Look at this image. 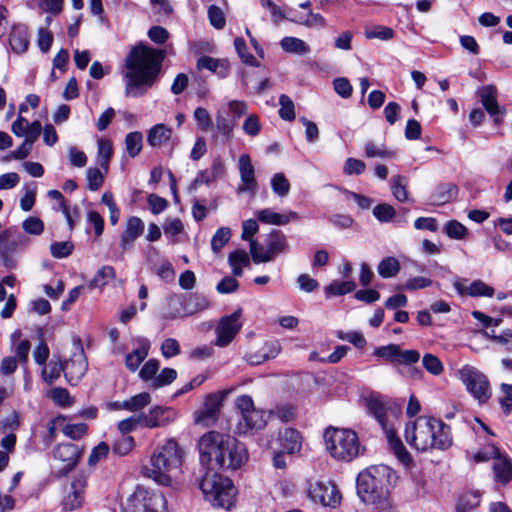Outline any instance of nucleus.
Returning <instances> with one entry per match:
<instances>
[{
    "label": "nucleus",
    "instance_id": "40",
    "mask_svg": "<svg viewBox=\"0 0 512 512\" xmlns=\"http://www.w3.org/2000/svg\"><path fill=\"white\" fill-rule=\"evenodd\" d=\"M142 144L143 135L141 132H130L125 137V150L131 158H134L137 155H139V153L142 150Z\"/></svg>",
    "mask_w": 512,
    "mask_h": 512
},
{
    "label": "nucleus",
    "instance_id": "11",
    "mask_svg": "<svg viewBox=\"0 0 512 512\" xmlns=\"http://www.w3.org/2000/svg\"><path fill=\"white\" fill-rule=\"evenodd\" d=\"M28 244L29 239L15 227L0 232V263L8 269L15 268L17 261L14 254Z\"/></svg>",
    "mask_w": 512,
    "mask_h": 512
},
{
    "label": "nucleus",
    "instance_id": "56",
    "mask_svg": "<svg viewBox=\"0 0 512 512\" xmlns=\"http://www.w3.org/2000/svg\"><path fill=\"white\" fill-rule=\"evenodd\" d=\"M231 230L228 227L219 228L211 240L212 250L217 253L229 241Z\"/></svg>",
    "mask_w": 512,
    "mask_h": 512
},
{
    "label": "nucleus",
    "instance_id": "10",
    "mask_svg": "<svg viewBox=\"0 0 512 512\" xmlns=\"http://www.w3.org/2000/svg\"><path fill=\"white\" fill-rule=\"evenodd\" d=\"M235 403L241 413V419L237 424L239 433L247 434L253 430H261L267 425L271 412L256 409L251 396L241 395L237 397Z\"/></svg>",
    "mask_w": 512,
    "mask_h": 512
},
{
    "label": "nucleus",
    "instance_id": "22",
    "mask_svg": "<svg viewBox=\"0 0 512 512\" xmlns=\"http://www.w3.org/2000/svg\"><path fill=\"white\" fill-rule=\"evenodd\" d=\"M209 307V301L207 298L200 294L191 295L184 305V310L181 312L180 310H175L167 313L165 315L166 319H176L181 318L187 315H192L197 312L203 311Z\"/></svg>",
    "mask_w": 512,
    "mask_h": 512
},
{
    "label": "nucleus",
    "instance_id": "51",
    "mask_svg": "<svg viewBox=\"0 0 512 512\" xmlns=\"http://www.w3.org/2000/svg\"><path fill=\"white\" fill-rule=\"evenodd\" d=\"M279 116L286 121H292L295 119V107L291 98L285 94L279 97Z\"/></svg>",
    "mask_w": 512,
    "mask_h": 512
},
{
    "label": "nucleus",
    "instance_id": "23",
    "mask_svg": "<svg viewBox=\"0 0 512 512\" xmlns=\"http://www.w3.org/2000/svg\"><path fill=\"white\" fill-rule=\"evenodd\" d=\"M258 220L264 224L284 226L292 220H297L298 214L294 211H287L285 213H277L272 209L265 208L256 213Z\"/></svg>",
    "mask_w": 512,
    "mask_h": 512
},
{
    "label": "nucleus",
    "instance_id": "50",
    "mask_svg": "<svg viewBox=\"0 0 512 512\" xmlns=\"http://www.w3.org/2000/svg\"><path fill=\"white\" fill-rule=\"evenodd\" d=\"M494 288L484 283L482 280H475L468 285V296L471 297H492Z\"/></svg>",
    "mask_w": 512,
    "mask_h": 512
},
{
    "label": "nucleus",
    "instance_id": "47",
    "mask_svg": "<svg viewBox=\"0 0 512 512\" xmlns=\"http://www.w3.org/2000/svg\"><path fill=\"white\" fill-rule=\"evenodd\" d=\"M364 35L367 39H380L387 41L394 37V31L390 27L376 25L365 29Z\"/></svg>",
    "mask_w": 512,
    "mask_h": 512
},
{
    "label": "nucleus",
    "instance_id": "62",
    "mask_svg": "<svg viewBox=\"0 0 512 512\" xmlns=\"http://www.w3.org/2000/svg\"><path fill=\"white\" fill-rule=\"evenodd\" d=\"M153 271L165 282H172L175 278L174 269L167 260H162L158 265H155Z\"/></svg>",
    "mask_w": 512,
    "mask_h": 512
},
{
    "label": "nucleus",
    "instance_id": "8",
    "mask_svg": "<svg viewBox=\"0 0 512 512\" xmlns=\"http://www.w3.org/2000/svg\"><path fill=\"white\" fill-rule=\"evenodd\" d=\"M365 406L383 429L389 446L395 456L404 464L410 463V454L406 450L401 439L396 435L393 425L389 423L384 403L377 396L371 395L365 398Z\"/></svg>",
    "mask_w": 512,
    "mask_h": 512
},
{
    "label": "nucleus",
    "instance_id": "28",
    "mask_svg": "<svg viewBox=\"0 0 512 512\" xmlns=\"http://www.w3.org/2000/svg\"><path fill=\"white\" fill-rule=\"evenodd\" d=\"M9 43L14 52L24 53L29 46L27 28L23 25L14 26L10 33Z\"/></svg>",
    "mask_w": 512,
    "mask_h": 512
},
{
    "label": "nucleus",
    "instance_id": "1",
    "mask_svg": "<svg viewBox=\"0 0 512 512\" xmlns=\"http://www.w3.org/2000/svg\"><path fill=\"white\" fill-rule=\"evenodd\" d=\"M164 59V52L146 45L133 47L125 59V95L141 97L155 82Z\"/></svg>",
    "mask_w": 512,
    "mask_h": 512
},
{
    "label": "nucleus",
    "instance_id": "19",
    "mask_svg": "<svg viewBox=\"0 0 512 512\" xmlns=\"http://www.w3.org/2000/svg\"><path fill=\"white\" fill-rule=\"evenodd\" d=\"M238 168L242 183L239 186V191L256 193L258 185L255 178V169L248 154H242L239 157Z\"/></svg>",
    "mask_w": 512,
    "mask_h": 512
},
{
    "label": "nucleus",
    "instance_id": "5",
    "mask_svg": "<svg viewBox=\"0 0 512 512\" xmlns=\"http://www.w3.org/2000/svg\"><path fill=\"white\" fill-rule=\"evenodd\" d=\"M395 479L394 471L387 465L370 466L357 477V493L363 502L382 507Z\"/></svg>",
    "mask_w": 512,
    "mask_h": 512
},
{
    "label": "nucleus",
    "instance_id": "15",
    "mask_svg": "<svg viewBox=\"0 0 512 512\" xmlns=\"http://www.w3.org/2000/svg\"><path fill=\"white\" fill-rule=\"evenodd\" d=\"M87 482L88 474L85 472H80L74 477L62 500L65 510L72 511L82 505Z\"/></svg>",
    "mask_w": 512,
    "mask_h": 512
},
{
    "label": "nucleus",
    "instance_id": "59",
    "mask_svg": "<svg viewBox=\"0 0 512 512\" xmlns=\"http://www.w3.org/2000/svg\"><path fill=\"white\" fill-rule=\"evenodd\" d=\"M337 337L340 340L350 342L357 348H363L366 345V339L363 336V334L359 331H350V332L338 331Z\"/></svg>",
    "mask_w": 512,
    "mask_h": 512
},
{
    "label": "nucleus",
    "instance_id": "60",
    "mask_svg": "<svg viewBox=\"0 0 512 512\" xmlns=\"http://www.w3.org/2000/svg\"><path fill=\"white\" fill-rule=\"evenodd\" d=\"M373 215L380 222H390L396 215L395 209L389 204H379L373 208Z\"/></svg>",
    "mask_w": 512,
    "mask_h": 512
},
{
    "label": "nucleus",
    "instance_id": "61",
    "mask_svg": "<svg viewBox=\"0 0 512 512\" xmlns=\"http://www.w3.org/2000/svg\"><path fill=\"white\" fill-rule=\"evenodd\" d=\"M62 432L65 436L78 440L87 432V425L85 423H76V424H63Z\"/></svg>",
    "mask_w": 512,
    "mask_h": 512
},
{
    "label": "nucleus",
    "instance_id": "48",
    "mask_svg": "<svg viewBox=\"0 0 512 512\" xmlns=\"http://www.w3.org/2000/svg\"><path fill=\"white\" fill-rule=\"evenodd\" d=\"M273 192L279 197H285L290 192V183L283 173H276L271 178Z\"/></svg>",
    "mask_w": 512,
    "mask_h": 512
},
{
    "label": "nucleus",
    "instance_id": "58",
    "mask_svg": "<svg viewBox=\"0 0 512 512\" xmlns=\"http://www.w3.org/2000/svg\"><path fill=\"white\" fill-rule=\"evenodd\" d=\"M250 254L255 264L266 263L273 260L268 250H264L260 247L256 240H251Z\"/></svg>",
    "mask_w": 512,
    "mask_h": 512
},
{
    "label": "nucleus",
    "instance_id": "4",
    "mask_svg": "<svg viewBox=\"0 0 512 512\" xmlns=\"http://www.w3.org/2000/svg\"><path fill=\"white\" fill-rule=\"evenodd\" d=\"M407 443L417 451L447 450L452 446L450 426L441 419L420 416L405 428Z\"/></svg>",
    "mask_w": 512,
    "mask_h": 512
},
{
    "label": "nucleus",
    "instance_id": "41",
    "mask_svg": "<svg viewBox=\"0 0 512 512\" xmlns=\"http://www.w3.org/2000/svg\"><path fill=\"white\" fill-rule=\"evenodd\" d=\"M113 154V146L110 140H98L97 162L105 171L108 170L109 162Z\"/></svg>",
    "mask_w": 512,
    "mask_h": 512
},
{
    "label": "nucleus",
    "instance_id": "35",
    "mask_svg": "<svg viewBox=\"0 0 512 512\" xmlns=\"http://www.w3.org/2000/svg\"><path fill=\"white\" fill-rule=\"evenodd\" d=\"M457 194V187L453 184H444L437 188L431 195L430 201L434 205H442L450 202Z\"/></svg>",
    "mask_w": 512,
    "mask_h": 512
},
{
    "label": "nucleus",
    "instance_id": "31",
    "mask_svg": "<svg viewBox=\"0 0 512 512\" xmlns=\"http://www.w3.org/2000/svg\"><path fill=\"white\" fill-rule=\"evenodd\" d=\"M267 250L272 259H274L276 255L285 252L287 250L286 236L281 231H272L268 235Z\"/></svg>",
    "mask_w": 512,
    "mask_h": 512
},
{
    "label": "nucleus",
    "instance_id": "27",
    "mask_svg": "<svg viewBox=\"0 0 512 512\" xmlns=\"http://www.w3.org/2000/svg\"><path fill=\"white\" fill-rule=\"evenodd\" d=\"M199 70H209L216 74L219 78H225L229 73V64L226 60L215 59L210 56H203L197 61Z\"/></svg>",
    "mask_w": 512,
    "mask_h": 512
},
{
    "label": "nucleus",
    "instance_id": "2",
    "mask_svg": "<svg viewBox=\"0 0 512 512\" xmlns=\"http://www.w3.org/2000/svg\"><path fill=\"white\" fill-rule=\"evenodd\" d=\"M198 449L202 464L225 470L239 469L248 461V451L244 443L235 437L209 431L198 440Z\"/></svg>",
    "mask_w": 512,
    "mask_h": 512
},
{
    "label": "nucleus",
    "instance_id": "39",
    "mask_svg": "<svg viewBox=\"0 0 512 512\" xmlns=\"http://www.w3.org/2000/svg\"><path fill=\"white\" fill-rule=\"evenodd\" d=\"M399 271L400 263L395 257H385L377 266V272L383 278H392L396 276Z\"/></svg>",
    "mask_w": 512,
    "mask_h": 512
},
{
    "label": "nucleus",
    "instance_id": "26",
    "mask_svg": "<svg viewBox=\"0 0 512 512\" xmlns=\"http://www.w3.org/2000/svg\"><path fill=\"white\" fill-rule=\"evenodd\" d=\"M278 441L281 450L287 454H294L299 452L302 446L300 433L292 428H286L279 433Z\"/></svg>",
    "mask_w": 512,
    "mask_h": 512
},
{
    "label": "nucleus",
    "instance_id": "43",
    "mask_svg": "<svg viewBox=\"0 0 512 512\" xmlns=\"http://www.w3.org/2000/svg\"><path fill=\"white\" fill-rule=\"evenodd\" d=\"M391 191L393 196L400 202L409 200L407 192V179L403 176L397 175L391 178Z\"/></svg>",
    "mask_w": 512,
    "mask_h": 512
},
{
    "label": "nucleus",
    "instance_id": "42",
    "mask_svg": "<svg viewBox=\"0 0 512 512\" xmlns=\"http://www.w3.org/2000/svg\"><path fill=\"white\" fill-rule=\"evenodd\" d=\"M150 403L151 395L147 392H142L126 399V405H124V407L127 411L138 412L147 407Z\"/></svg>",
    "mask_w": 512,
    "mask_h": 512
},
{
    "label": "nucleus",
    "instance_id": "57",
    "mask_svg": "<svg viewBox=\"0 0 512 512\" xmlns=\"http://www.w3.org/2000/svg\"><path fill=\"white\" fill-rule=\"evenodd\" d=\"M261 128L259 117L255 114L248 115L242 125L243 132L251 137L259 135Z\"/></svg>",
    "mask_w": 512,
    "mask_h": 512
},
{
    "label": "nucleus",
    "instance_id": "7",
    "mask_svg": "<svg viewBox=\"0 0 512 512\" xmlns=\"http://www.w3.org/2000/svg\"><path fill=\"white\" fill-rule=\"evenodd\" d=\"M326 450L338 461L349 462L361 450L358 435L351 429L328 428L324 433Z\"/></svg>",
    "mask_w": 512,
    "mask_h": 512
},
{
    "label": "nucleus",
    "instance_id": "25",
    "mask_svg": "<svg viewBox=\"0 0 512 512\" xmlns=\"http://www.w3.org/2000/svg\"><path fill=\"white\" fill-rule=\"evenodd\" d=\"M144 222L137 216L127 219L125 229L121 235V246L126 248L132 244L144 232Z\"/></svg>",
    "mask_w": 512,
    "mask_h": 512
},
{
    "label": "nucleus",
    "instance_id": "44",
    "mask_svg": "<svg viewBox=\"0 0 512 512\" xmlns=\"http://www.w3.org/2000/svg\"><path fill=\"white\" fill-rule=\"evenodd\" d=\"M62 371L65 372V364L63 365L61 362L51 361L48 365L43 367L41 376L47 384H52L60 377Z\"/></svg>",
    "mask_w": 512,
    "mask_h": 512
},
{
    "label": "nucleus",
    "instance_id": "63",
    "mask_svg": "<svg viewBox=\"0 0 512 512\" xmlns=\"http://www.w3.org/2000/svg\"><path fill=\"white\" fill-rule=\"evenodd\" d=\"M366 169L365 163L356 158H347L344 166H343V173L346 175H360L362 174Z\"/></svg>",
    "mask_w": 512,
    "mask_h": 512
},
{
    "label": "nucleus",
    "instance_id": "30",
    "mask_svg": "<svg viewBox=\"0 0 512 512\" xmlns=\"http://www.w3.org/2000/svg\"><path fill=\"white\" fill-rule=\"evenodd\" d=\"M171 135L172 130L170 128L164 124H157L148 131L147 141L150 146L158 147L168 142Z\"/></svg>",
    "mask_w": 512,
    "mask_h": 512
},
{
    "label": "nucleus",
    "instance_id": "16",
    "mask_svg": "<svg viewBox=\"0 0 512 512\" xmlns=\"http://www.w3.org/2000/svg\"><path fill=\"white\" fill-rule=\"evenodd\" d=\"M221 399L214 394L208 395L203 406L194 414L196 424L208 427L213 425L219 416Z\"/></svg>",
    "mask_w": 512,
    "mask_h": 512
},
{
    "label": "nucleus",
    "instance_id": "14",
    "mask_svg": "<svg viewBox=\"0 0 512 512\" xmlns=\"http://www.w3.org/2000/svg\"><path fill=\"white\" fill-rule=\"evenodd\" d=\"M242 310L238 309L230 315L224 316L220 319L216 327V345L219 347H226L238 334L242 327L240 317Z\"/></svg>",
    "mask_w": 512,
    "mask_h": 512
},
{
    "label": "nucleus",
    "instance_id": "21",
    "mask_svg": "<svg viewBox=\"0 0 512 512\" xmlns=\"http://www.w3.org/2000/svg\"><path fill=\"white\" fill-rule=\"evenodd\" d=\"M55 460L64 463L66 470H71L78 462L81 456L80 448L72 443L59 444L53 451Z\"/></svg>",
    "mask_w": 512,
    "mask_h": 512
},
{
    "label": "nucleus",
    "instance_id": "6",
    "mask_svg": "<svg viewBox=\"0 0 512 512\" xmlns=\"http://www.w3.org/2000/svg\"><path fill=\"white\" fill-rule=\"evenodd\" d=\"M199 487L212 506L230 510L235 505L237 490L229 478L209 469Z\"/></svg>",
    "mask_w": 512,
    "mask_h": 512
},
{
    "label": "nucleus",
    "instance_id": "55",
    "mask_svg": "<svg viewBox=\"0 0 512 512\" xmlns=\"http://www.w3.org/2000/svg\"><path fill=\"white\" fill-rule=\"evenodd\" d=\"M22 229L27 234L38 236L44 231V223L39 217L30 216L22 222Z\"/></svg>",
    "mask_w": 512,
    "mask_h": 512
},
{
    "label": "nucleus",
    "instance_id": "9",
    "mask_svg": "<svg viewBox=\"0 0 512 512\" xmlns=\"http://www.w3.org/2000/svg\"><path fill=\"white\" fill-rule=\"evenodd\" d=\"M454 375L478 404H485L491 398L492 388L490 381L487 375L477 367L464 364L455 370Z\"/></svg>",
    "mask_w": 512,
    "mask_h": 512
},
{
    "label": "nucleus",
    "instance_id": "12",
    "mask_svg": "<svg viewBox=\"0 0 512 512\" xmlns=\"http://www.w3.org/2000/svg\"><path fill=\"white\" fill-rule=\"evenodd\" d=\"M126 512H164L166 499L159 493L137 488L128 498Z\"/></svg>",
    "mask_w": 512,
    "mask_h": 512
},
{
    "label": "nucleus",
    "instance_id": "37",
    "mask_svg": "<svg viewBox=\"0 0 512 512\" xmlns=\"http://www.w3.org/2000/svg\"><path fill=\"white\" fill-rule=\"evenodd\" d=\"M0 445L3 448V450H0V472H2L9 464L10 454L15 450L16 436L14 434H7L2 438Z\"/></svg>",
    "mask_w": 512,
    "mask_h": 512
},
{
    "label": "nucleus",
    "instance_id": "49",
    "mask_svg": "<svg viewBox=\"0 0 512 512\" xmlns=\"http://www.w3.org/2000/svg\"><path fill=\"white\" fill-rule=\"evenodd\" d=\"M480 504V496L477 493H465L459 500L457 512H470Z\"/></svg>",
    "mask_w": 512,
    "mask_h": 512
},
{
    "label": "nucleus",
    "instance_id": "20",
    "mask_svg": "<svg viewBox=\"0 0 512 512\" xmlns=\"http://www.w3.org/2000/svg\"><path fill=\"white\" fill-rule=\"evenodd\" d=\"M132 345L134 349L126 355L125 365L129 371L135 372L149 354L150 341L143 337H137L132 340Z\"/></svg>",
    "mask_w": 512,
    "mask_h": 512
},
{
    "label": "nucleus",
    "instance_id": "17",
    "mask_svg": "<svg viewBox=\"0 0 512 512\" xmlns=\"http://www.w3.org/2000/svg\"><path fill=\"white\" fill-rule=\"evenodd\" d=\"M142 427L157 428L168 425L176 418V413L167 407L155 406L149 413H141Z\"/></svg>",
    "mask_w": 512,
    "mask_h": 512
},
{
    "label": "nucleus",
    "instance_id": "29",
    "mask_svg": "<svg viewBox=\"0 0 512 512\" xmlns=\"http://www.w3.org/2000/svg\"><path fill=\"white\" fill-rule=\"evenodd\" d=\"M495 478L498 482L506 484L512 480V464L504 455L500 454L493 465Z\"/></svg>",
    "mask_w": 512,
    "mask_h": 512
},
{
    "label": "nucleus",
    "instance_id": "13",
    "mask_svg": "<svg viewBox=\"0 0 512 512\" xmlns=\"http://www.w3.org/2000/svg\"><path fill=\"white\" fill-rule=\"evenodd\" d=\"M307 495L311 501L324 507L336 508L342 499L337 486L330 480L310 481Z\"/></svg>",
    "mask_w": 512,
    "mask_h": 512
},
{
    "label": "nucleus",
    "instance_id": "45",
    "mask_svg": "<svg viewBox=\"0 0 512 512\" xmlns=\"http://www.w3.org/2000/svg\"><path fill=\"white\" fill-rule=\"evenodd\" d=\"M220 109H225L226 114L229 115L235 122L247 113L248 106L246 102L241 100H230Z\"/></svg>",
    "mask_w": 512,
    "mask_h": 512
},
{
    "label": "nucleus",
    "instance_id": "3",
    "mask_svg": "<svg viewBox=\"0 0 512 512\" xmlns=\"http://www.w3.org/2000/svg\"><path fill=\"white\" fill-rule=\"evenodd\" d=\"M184 458L183 447L175 439H167L156 447L142 473L159 485L173 486L181 475Z\"/></svg>",
    "mask_w": 512,
    "mask_h": 512
},
{
    "label": "nucleus",
    "instance_id": "33",
    "mask_svg": "<svg viewBox=\"0 0 512 512\" xmlns=\"http://www.w3.org/2000/svg\"><path fill=\"white\" fill-rule=\"evenodd\" d=\"M237 122L226 114L225 109H219L216 114V128L218 132L226 139L233 136Z\"/></svg>",
    "mask_w": 512,
    "mask_h": 512
},
{
    "label": "nucleus",
    "instance_id": "64",
    "mask_svg": "<svg viewBox=\"0 0 512 512\" xmlns=\"http://www.w3.org/2000/svg\"><path fill=\"white\" fill-rule=\"evenodd\" d=\"M177 377L176 370L172 368H164L159 375H157L153 382L152 386L154 388H159L168 384H171Z\"/></svg>",
    "mask_w": 512,
    "mask_h": 512
},
{
    "label": "nucleus",
    "instance_id": "36",
    "mask_svg": "<svg viewBox=\"0 0 512 512\" xmlns=\"http://www.w3.org/2000/svg\"><path fill=\"white\" fill-rule=\"evenodd\" d=\"M280 46L287 53L305 55L310 52L309 45L296 37H284L280 42Z\"/></svg>",
    "mask_w": 512,
    "mask_h": 512
},
{
    "label": "nucleus",
    "instance_id": "54",
    "mask_svg": "<svg viewBox=\"0 0 512 512\" xmlns=\"http://www.w3.org/2000/svg\"><path fill=\"white\" fill-rule=\"evenodd\" d=\"M74 245L70 241L53 242L50 245V253L54 258H66L72 254Z\"/></svg>",
    "mask_w": 512,
    "mask_h": 512
},
{
    "label": "nucleus",
    "instance_id": "52",
    "mask_svg": "<svg viewBox=\"0 0 512 512\" xmlns=\"http://www.w3.org/2000/svg\"><path fill=\"white\" fill-rule=\"evenodd\" d=\"M135 441L132 436L122 435L112 446L113 452L120 456H125L134 448Z\"/></svg>",
    "mask_w": 512,
    "mask_h": 512
},
{
    "label": "nucleus",
    "instance_id": "32",
    "mask_svg": "<svg viewBox=\"0 0 512 512\" xmlns=\"http://www.w3.org/2000/svg\"><path fill=\"white\" fill-rule=\"evenodd\" d=\"M364 155L367 158L394 159L396 152L388 149L384 144L368 141L364 144Z\"/></svg>",
    "mask_w": 512,
    "mask_h": 512
},
{
    "label": "nucleus",
    "instance_id": "38",
    "mask_svg": "<svg viewBox=\"0 0 512 512\" xmlns=\"http://www.w3.org/2000/svg\"><path fill=\"white\" fill-rule=\"evenodd\" d=\"M115 278V270L111 266H103L101 267L91 281L88 284L90 289L94 288H103L107 285L112 279Z\"/></svg>",
    "mask_w": 512,
    "mask_h": 512
},
{
    "label": "nucleus",
    "instance_id": "46",
    "mask_svg": "<svg viewBox=\"0 0 512 512\" xmlns=\"http://www.w3.org/2000/svg\"><path fill=\"white\" fill-rule=\"evenodd\" d=\"M356 288L353 281H333L326 288L325 292L330 296H341L352 292Z\"/></svg>",
    "mask_w": 512,
    "mask_h": 512
},
{
    "label": "nucleus",
    "instance_id": "24",
    "mask_svg": "<svg viewBox=\"0 0 512 512\" xmlns=\"http://www.w3.org/2000/svg\"><path fill=\"white\" fill-rule=\"evenodd\" d=\"M480 101L490 116L497 113H506L504 107L500 106L497 101V90L494 86L487 85L479 91Z\"/></svg>",
    "mask_w": 512,
    "mask_h": 512
},
{
    "label": "nucleus",
    "instance_id": "18",
    "mask_svg": "<svg viewBox=\"0 0 512 512\" xmlns=\"http://www.w3.org/2000/svg\"><path fill=\"white\" fill-rule=\"evenodd\" d=\"M87 361L82 347L65 363V377L71 385H76L87 371Z\"/></svg>",
    "mask_w": 512,
    "mask_h": 512
},
{
    "label": "nucleus",
    "instance_id": "53",
    "mask_svg": "<svg viewBox=\"0 0 512 512\" xmlns=\"http://www.w3.org/2000/svg\"><path fill=\"white\" fill-rule=\"evenodd\" d=\"M422 364H423V367L429 373H431L432 375H435V376L440 375L444 370V366H443L441 360L437 356L430 354V353H427L423 356Z\"/></svg>",
    "mask_w": 512,
    "mask_h": 512
},
{
    "label": "nucleus",
    "instance_id": "34",
    "mask_svg": "<svg viewBox=\"0 0 512 512\" xmlns=\"http://www.w3.org/2000/svg\"><path fill=\"white\" fill-rule=\"evenodd\" d=\"M228 262L233 275L240 277L243 274L242 267L250 265V258L245 250H235L229 254Z\"/></svg>",
    "mask_w": 512,
    "mask_h": 512
}]
</instances>
